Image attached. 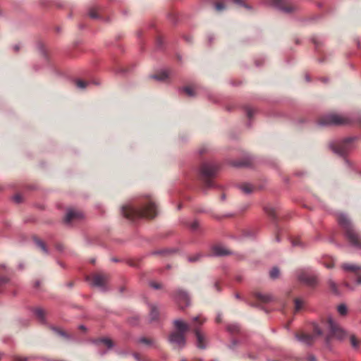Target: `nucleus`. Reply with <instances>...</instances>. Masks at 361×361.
<instances>
[{"label": "nucleus", "instance_id": "48", "mask_svg": "<svg viewBox=\"0 0 361 361\" xmlns=\"http://www.w3.org/2000/svg\"><path fill=\"white\" fill-rule=\"evenodd\" d=\"M308 361H316V357L314 355H310L307 357Z\"/></svg>", "mask_w": 361, "mask_h": 361}, {"label": "nucleus", "instance_id": "3", "mask_svg": "<svg viewBox=\"0 0 361 361\" xmlns=\"http://www.w3.org/2000/svg\"><path fill=\"white\" fill-rule=\"evenodd\" d=\"M350 119L345 116L337 114L324 115L317 121V125L322 127L331 126H344L349 124Z\"/></svg>", "mask_w": 361, "mask_h": 361}, {"label": "nucleus", "instance_id": "16", "mask_svg": "<svg viewBox=\"0 0 361 361\" xmlns=\"http://www.w3.org/2000/svg\"><path fill=\"white\" fill-rule=\"evenodd\" d=\"M173 324L175 328L178 330L177 332L178 333H182L185 334L189 329L188 324L181 319L174 320Z\"/></svg>", "mask_w": 361, "mask_h": 361}, {"label": "nucleus", "instance_id": "2", "mask_svg": "<svg viewBox=\"0 0 361 361\" xmlns=\"http://www.w3.org/2000/svg\"><path fill=\"white\" fill-rule=\"evenodd\" d=\"M338 222L345 230V237L351 245L357 248H361V235L354 229L348 216L345 214H340Z\"/></svg>", "mask_w": 361, "mask_h": 361}, {"label": "nucleus", "instance_id": "38", "mask_svg": "<svg viewBox=\"0 0 361 361\" xmlns=\"http://www.w3.org/2000/svg\"><path fill=\"white\" fill-rule=\"evenodd\" d=\"M149 286H150V287H152V288L156 289V290L161 289L162 287L161 283H157L154 281H151L149 283Z\"/></svg>", "mask_w": 361, "mask_h": 361}, {"label": "nucleus", "instance_id": "8", "mask_svg": "<svg viewBox=\"0 0 361 361\" xmlns=\"http://www.w3.org/2000/svg\"><path fill=\"white\" fill-rule=\"evenodd\" d=\"M169 341L174 345L175 348L182 349L186 345V339L184 334L173 331L169 336Z\"/></svg>", "mask_w": 361, "mask_h": 361}, {"label": "nucleus", "instance_id": "62", "mask_svg": "<svg viewBox=\"0 0 361 361\" xmlns=\"http://www.w3.org/2000/svg\"><path fill=\"white\" fill-rule=\"evenodd\" d=\"M306 79H307V81H310V77H309V76H307V77H306Z\"/></svg>", "mask_w": 361, "mask_h": 361}, {"label": "nucleus", "instance_id": "20", "mask_svg": "<svg viewBox=\"0 0 361 361\" xmlns=\"http://www.w3.org/2000/svg\"><path fill=\"white\" fill-rule=\"evenodd\" d=\"M229 1V0H216V1L214 4V8L216 11H222L226 8V4Z\"/></svg>", "mask_w": 361, "mask_h": 361}, {"label": "nucleus", "instance_id": "28", "mask_svg": "<svg viewBox=\"0 0 361 361\" xmlns=\"http://www.w3.org/2000/svg\"><path fill=\"white\" fill-rule=\"evenodd\" d=\"M180 90L185 92L189 97L195 96V90L191 87H184Z\"/></svg>", "mask_w": 361, "mask_h": 361}, {"label": "nucleus", "instance_id": "9", "mask_svg": "<svg viewBox=\"0 0 361 361\" xmlns=\"http://www.w3.org/2000/svg\"><path fill=\"white\" fill-rule=\"evenodd\" d=\"M172 297L173 300L181 307L183 308L185 307H188L190 305V300L188 293L183 290L178 289L176 290Z\"/></svg>", "mask_w": 361, "mask_h": 361}, {"label": "nucleus", "instance_id": "29", "mask_svg": "<svg viewBox=\"0 0 361 361\" xmlns=\"http://www.w3.org/2000/svg\"><path fill=\"white\" fill-rule=\"evenodd\" d=\"M338 312L341 316H345L348 312V308L345 305L341 304L338 306Z\"/></svg>", "mask_w": 361, "mask_h": 361}, {"label": "nucleus", "instance_id": "54", "mask_svg": "<svg viewBox=\"0 0 361 361\" xmlns=\"http://www.w3.org/2000/svg\"><path fill=\"white\" fill-rule=\"evenodd\" d=\"M79 328H80V329H82V330H85V329H86L85 326H83V325H80V326H79Z\"/></svg>", "mask_w": 361, "mask_h": 361}, {"label": "nucleus", "instance_id": "34", "mask_svg": "<svg viewBox=\"0 0 361 361\" xmlns=\"http://www.w3.org/2000/svg\"><path fill=\"white\" fill-rule=\"evenodd\" d=\"M302 305H303V301L300 299H295V310L296 312L299 311L302 307Z\"/></svg>", "mask_w": 361, "mask_h": 361}, {"label": "nucleus", "instance_id": "32", "mask_svg": "<svg viewBox=\"0 0 361 361\" xmlns=\"http://www.w3.org/2000/svg\"><path fill=\"white\" fill-rule=\"evenodd\" d=\"M138 342L140 343H142V344H145V345H151L153 344V341L149 339V338H145V337H142V338H140L138 339Z\"/></svg>", "mask_w": 361, "mask_h": 361}, {"label": "nucleus", "instance_id": "30", "mask_svg": "<svg viewBox=\"0 0 361 361\" xmlns=\"http://www.w3.org/2000/svg\"><path fill=\"white\" fill-rule=\"evenodd\" d=\"M350 344L352 345V347L355 349H357L358 347H359V342L357 340L356 337L355 336V335H350Z\"/></svg>", "mask_w": 361, "mask_h": 361}, {"label": "nucleus", "instance_id": "45", "mask_svg": "<svg viewBox=\"0 0 361 361\" xmlns=\"http://www.w3.org/2000/svg\"><path fill=\"white\" fill-rule=\"evenodd\" d=\"M265 211L267 213H268L269 215H274V210L272 209H268L265 208Z\"/></svg>", "mask_w": 361, "mask_h": 361}, {"label": "nucleus", "instance_id": "55", "mask_svg": "<svg viewBox=\"0 0 361 361\" xmlns=\"http://www.w3.org/2000/svg\"><path fill=\"white\" fill-rule=\"evenodd\" d=\"M200 320V317H195L193 318V321H199Z\"/></svg>", "mask_w": 361, "mask_h": 361}, {"label": "nucleus", "instance_id": "27", "mask_svg": "<svg viewBox=\"0 0 361 361\" xmlns=\"http://www.w3.org/2000/svg\"><path fill=\"white\" fill-rule=\"evenodd\" d=\"M279 275H280V271L277 267L272 268L269 272V276L273 279H277L279 276Z\"/></svg>", "mask_w": 361, "mask_h": 361}, {"label": "nucleus", "instance_id": "41", "mask_svg": "<svg viewBox=\"0 0 361 361\" xmlns=\"http://www.w3.org/2000/svg\"><path fill=\"white\" fill-rule=\"evenodd\" d=\"M21 196L20 195H16L13 197V200L16 202V203H20L21 202Z\"/></svg>", "mask_w": 361, "mask_h": 361}, {"label": "nucleus", "instance_id": "43", "mask_svg": "<svg viewBox=\"0 0 361 361\" xmlns=\"http://www.w3.org/2000/svg\"><path fill=\"white\" fill-rule=\"evenodd\" d=\"M292 245H293V246H298V245H301L302 243L300 241V240L296 239V240H293L292 241Z\"/></svg>", "mask_w": 361, "mask_h": 361}, {"label": "nucleus", "instance_id": "11", "mask_svg": "<svg viewBox=\"0 0 361 361\" xmlns=\"http://www.w3.org/2000/svg\"><path fill=\"white\" fill-rule=\"evenodd\" d=\"M82 219L83 214L81 212L70 209L67 211L66 215L64 218V222L67 225H69L72 222L80 221Z\"/></svg>", "mask_w": 361, "mask_h": 361}, {"label": "nucleus", "instance_id": "23", "mask_svg": "<svg viewBox=\"0 0 361 361\" xmlns=\"http://www.w3.org/2000/svg\"><path fill=\"white\" fill-rule=\"evenodd\" d=\"M240 190L245 194H250L253 191V187L249 183H245L240 186Z\"/></svg>", "mask_w": 361, "mask_h": 361}, {"label": "nucleus", "instance_id": "19", "mask_svg": "<svg viewBox=\"0 0 361 361\" xmlns=\"http://www.w3.org/2000/svg\"><path fill=\"white\" fill-rule=\"evenodd\" d=\"M33 313L41 323H46L45 312L43 309L40 307L35 308Z\"/></svg>", "mask_w": 361, "mask_h": 361}, {"label": "nucleus", "instance_id": "14", "mask_svg": "<svg viewBox=\"0 0 361 361\" xmlns=\"http://www.w3.org/2000/svg\"><path fill=\"white\" fill-rule=\"evenodd\" d=\"M288 0H273L272 4L274 6L284 13H291L295 8L294 6H283V4H288Z\"/></svg>", "mask_w": 361, "mask_h": 361}, {"label": "nucleus", "instance_id": "26", "mask_svg": "<svg viewBox=\"0 0 361 361\" xmlns=\"http://www.w3.org/2000/svg\"><path fill=\"white\" fill-rule=\"evenodd\" d=\"M36 244L42 250V251L46 253V254H48L49 253V250L45 245V243L39 240V239H35V240Z\"/></svg>", "mask_w": 361, "mask_h": 361}, {"label": "nucleus", "instance_id": "35", "mask_svg": "<svg viewBox=\"0 0 361 361\" xmlns=\"http://www.w3.org/2000/svg\"><path fill=\"white\" fill-rule=\"evenodd\" d=\"M227 330L231 333L234 334L239 331V326L236 324H231L227 326Z\"/></svg>", "mask_w": 361, "mask_h": 361}, {"label": "nucleus", "instance_id": "52", "mask_svg": "<svg viewBox=\"0 0 361 361\" xmlns=\"http://www.w3.org/2000/svg\"><path fill=\"white\" fill-rule=\"evenodd\" d=\"M343 285H344L345 287H347V288H350V285H349V283H348V282H345V283H343Z\"/></svg>", "mask_w": 361, "mask_h": 361}, {"label": "nucleus", "instance_id": "61", "mask_svg": "<svg viewBox=\"0 0 361 361\" xmlns=\"http://www.w3.org/2000/svg\"><path fill=\"white\" fill-rule=\"evenodd\" d=\"M313 42L317 46V42L315 39H313Z\"/></svg>", "mask_w": 361, "mask_h": 361}, {"label": "nucleus", "instance_id": "46", "mask_svg": "<svg viewBox=\"0 0 361 361\" xmlns=\"http://www.w3.org/2000/svg\"><path fill=\"white\" fill-rule=\"evenodd\" d=\"M29 357H18L15 361H28Z\"/></svg>", "mask_w": 361, "mask_h": 361}, {"label": "nucleus", "instance_id": "15", "mask_svg": "<svg viewBox=\"0 0 361 361\" xmlns=\"http://www.w3.org/2000/svg\"><path fill=\"white\" fill-rule=\"evenodd\" d=\"M212 255L216 257L229 255L231 252L225 247L221 245H215L212 248Z\"/></svg>", "mask_w": 361, "mask_h": 361}, {"label": "nucleus", "instance_id": "36", "mask_svg": "<svg viewBox=\"0 0 361 361\" xmlns=\"http://www.w3.org/2000/svg\"><path fill=\"white\" fill-rule=\"evenodd\" d=\"M245 111H246V114H247V116L251 119L252 116L254 115L255 112V110L253 109L252 108L250 107V106H246L245 108Z\"/></svg>", "mask_w": 361, "mask_h": 361}, {"label": "nucleus", "instance_id": "63", "mask_svg": "<svg viewBox=\"0 0 361 361\" xmlns=\"http://www.w3.org/2000/svg\"><path fill=\"white\" fill-rule=\"evenodd\" d=\"M2 355H3V354L0 353V360H1V357H2Z\"/></svg>", "mask_w": 361, "mask_h": 361}, {"label": "nucleus", "instance_id": "22", "mask_svg": "<svg viewBox=\"0 0 361 361\" xmlns=\"http://www.w3.org/2000/svg\"><path fill=\"white\" fill-rule=\"evenodd\" d=\"M342 268L347 271H353L357 273L358 271L361 270V267H358L354 264H343L342 265Z\"/></svg>", "mask_w": 361, "mask_h": 361}, {"label": "nucleus", "instance_id": "50", "mask_svg": "<svg viewBox=\"0 0 361 361\" xmlns=\"http://www.w3.org/2000/svg\"><path fill=\"white\" fill-rule=\"evenodd\" d=\"M134 357L137 360H140V357H139V355L137 353H135L133 355Z\"/></svg>", "mask_w": 361, "mask_h": 361}, {"label": "nucleus", "instance_id": "13", "mask_svg": "<svg viewBox=\"0 0 361 361\" xmlns=\"http://www.w3.org/2000/svg\"><path fill=\"white\" fill-rule=\"evenodd\" d=\"M194 332L197 338V347L200 349H205L207 347V338L205 335L198 327L194 329Z\"/></svg>", "mask_w": 361, "mask_h": 361}, {"label": "nucleus", "instance_id": "51", "mask_svg": "<svg viewBox=\"0 0 361 361\" xmlns=\"http://www.w3.org/2000/svg\"><path fill=\"white\" fill-rule=\"evenodd\" d=\"M357 284H361V277H358L356 280Z\"/></svg>", "mask_w": 361, "mask_h": 361}, {"label": "nucleus", "instance_id": "40", "mask_svg": "<svg viewBox=\"0 0 361 361\" xmlns=\"http://www.w3.org/2000/svg\"><path fill=\"white\" fill-rule=\"evenodd\" d=\"M200 255L197 254L193 257H188V261L190 262H196L197 260H198L200 259Z\"/></svg>", "mask_w": 361, "mask_h": 361}, {"label": "nucleus", "instance_id": "64", "mask_svg": "<svg viewBox=\"0 0 361 361\" xmlns=\"http://www.w3.org/2000/svg\"><path fill=\"white\" fill-rule=\"evenodd\" d=\"M180 361H187L186 359H182Z\"/></svg>", "mask_w": 361, "mask_h": 361}, {"label": "nucleus", "instance_id": "57", "mask_svg": "<svg viewBox=\"0 0 361 361\" xmlns=\"http://www.w3.org/2000/svg\"><path fill=\"white\" fill-rule=\"evenodd\" d=\"M235 296L236 298H240V295L238 293H236Z\"/></svg>", "mask_w": 361, "mask_h": 361}, {"label": "nucleus", "instance_id": "6", "mask_svg": "<svg viewBox=\"0 0 361 361\" xmlns=\"http://www.w3.org/2000/svg\"><path fill=\"white\" fill-rule=\"evenodd\" d=\"M201 174L204 178V183L207 187H213V183L209 178L214 176L217 171V166L213 164L204 163L200 169Z\"/></svg>", "mask_w": 361, "mask_h": 361}, {"label": "nucleus", "instance_id": "49", "mask_svg": "<svg viewBox=\"0 0 361 361\" xmlns=\"http://www.w3.org/2000/svg\"><path fill=\"white\" fill-rule=\"evenodd\" d=\"M13 49H14V50H15V51H16V52H17V51H19V49H20V47H19V45H15V46L13 47Z\"/></svg>", "mask_w": 361, "mask_h": 361}, {"label": "nucleus", "instance_id": "17", "mask_svg": "<svg viewBox=\"0 0 361 361\" xmlns=\"http://www.w3.org/2000/svg\"><path fill=\"white\" fill-rule=\"evenodd\" d=\"M295 337L299 341L304 343L307 344V345H312L313 343L314 339V336H312L310 334H296Z\"/></svg>", "mask_w": 361, "mask_h": 361}, {"label": "nucleus", "instance_id": "18", "mask_svg": "<svg viewBox=\"0 0 361 361\" xmlns=\"http://www.w3.org/2000/svg\"><path fill=\"white\" fill-rule=\"evenodd\" d=\"M254 295L262 303H269L274 300L273 296L269 293H255Z\"/></svg>", "mask_w": 361, "mask_h": 361}, {"label": "nucleus", "instance_id": "5", "mask_svg": "<svg viewBox=\"0 0 361 361\" xmlns=\"http://www.w3.org/2000/svg\"><path fill=\"white\" fill-rule=\"evenodd\" d=\"M298 281L309 287H315L318 284V277L311 270L302 269L297 271Z\"/></svg>", "mask_w": 361, "mask_h": 361}, {"label": "nucleus", "instance_id": "60", "mask_svg": "<svg viewBox=\"0 0 361 361\" xmlns=\"http://www.w3.org/2000/svg\"><path fill=\"white\" fill-rule=\"evenodd\" d=\"M225 197H225V195H221V199H222L223 200H225Z\"/></svg>", "mask_w": 361, "mask_h": 361}, {"label": "nucleus", "instance_id": "59", "mask_svg": "<svg viewBox=\"0 0 361 361\" xmlns=\"http://www.w3.org/2000/svg\"><path fill=\"white\" fill-rule=\"evenodd\" d=\"M236 344H237V341H233V345H235Z\"/></svg>", "mask_w": 361, "mask_h": 361}, {"label": "nucleus", "instance_id": "1", "mask_svg": "<svg viewBox=\"0 0 361 361\" xmlns=\"http://www.w3.org/2000/svg\"><path fill=\"white\" fill-rule=\"evenodd\" d=\"M122 214L126 219L135 221L142 218L152 219L157 215V207L154 202L151 200H147L139 207L132 205L123 206L121 209Z\"/></svg>", "mask_w": 361, "mask_h": 361}, {"label": "nucleus", "instance_id": "25", "mask_svg": "<svg viewBox=\"0 0 361 361\" xmlns=\"http://www.w3.org/2000/svg\"><path fill=\"white\" fill-rule=\"evenodd\" d=\"M150 321H156L159 317V312L155 307H152L149 314Z\"/></svg>", "mask_w": 361, "mask_h": 361}, {"label": "nucleus", "instance_id": "39", "mask_svg": "<svg viewBox=\"0 0 361 361\" xmlns=\"http://www.w3.org/2000/svg\"><path fill=\"white\" fill-rule=\"evenodd\" d=\"M52 329L53 331H54L56 333H57L58 334L62 336H64V337H66L67 336V334H66L65 331H63V330L61 329H57L56 327H52Z\"/></svg>", "mask_w": 361, "mask_h": 361}, {"label": "nucleus", "instance_id": "4", "mask_svg": "<svg viewBox=\"0 0 361 361\" xmlns=\"http://www.w3.org/2000/svg\"><path fill=\"white\" fill-rule=\"evenodd\" d=\"M354 137H348L342 141L331 143L329 147L335 154L345 157L354 148Z\"/></svg>", "mask_w": 361, "mask_h": 361}, {"label": "nucleus", "instance_id": "31", "mask_svg": "<svg viewBox=\"0 0 361 361\" xmlns=\"http://www.w3.org/2000/svg\"><path fill=\"white\" fill-rule=\"evenodd\" d=\"M97 10L96 8H90L88 11V15L91 18L96 19L99 18V16L97 13Z\"/></svg>", "mask_w": 361, "mask_h": 361}, {"label": "nucleus", "instance_id": "24", "mask_svg": "<svg viewBox=\"0 0 361 361\" xmlns=\"http://www.w3.org/2000/svg\"><path fill=\"white\" fill-rule=\"evenodd\" d=\"M328 284H329L330 288L331 289L332 292L335 295H340L337 285L332 279H329Z\"/></svg>", "mask_w": 361, "mask_h": 361}, {"label": "nucleus", "instance_id": "21", "mask_svg": "<svg viewBox=\"0 0 361 361\" xmlns=\"http://www.w3.org/2000/svg\"><path fill=\"white\" fill-rule=\"evenodd\" d=\"M169 77V72L167 71H163L161 73L151 75V78L155 79L159 81H164Z\"/></svg>", "mask_w": 361, "mask_h": 361}, {"label": "nucleus", "instance_id": "7", "mask_svg": "<svg viewBox=\"0 0 361 361\" xmlns=\"http://www.w3.org/2000/svg\"><path fill=\"white\" fill-rule=\"evenodd\" d=\"M329 331L331 336L336 338L339 341H343L347 338V332L342 329L331 317L328 319Z\"/></svg>", "mask_w": 361, "mask_h": 361}, {"label": "nucleus", "instance_id": "56", "mask_svg": "<svg viewBox=\"0 0 361 361\" xmlns=\"http://www.w3.org/2000/svg\"><path fill=\"white\" fill-rule=\"evenodd\" d=\"M39 286V281H37V282L35 283V286H36V287H38Z\"/></svg>", "mask_w": 361, "mask_h": 361}, {"label": "nucleus", "instance_id": "47", "mask_svg": "<svg viewBox=\"0 0 361 361\" xmlns=\"http://www.w3.org/2000/svg\"><path fill=\"white\" fill-rule=\"evenodd\" d=\"M246 164L244 162H239V163H237V164H234V166H237V167L244 166Z\"/></svg>", "mask_w": 361, "mask_h": 361}, {"label": "nucleus", "instance_id": "58", "mask_svg": "<svg viewBox=\"0 0 361 361\" xmlns=\"http://www.w3.org/2000/svg\"><path fill=\"white\" fill-rule=\"evenodd\" d=\"M0 267H1L3 269H5L6 266H5V264H0Z\"/></svg>", "mask_w": 361, "mask_h": 361}, {"label": "nucleus", "instance_id": "44", "mask_svg": "<svg viewBox=\"0 0 361 361\" xmlns=\"http://www.w3.org/2000/svg\"><path fill=\"white\" fill-rule=\"evenodd\" d=\"M9 281V279L6 276H1L0 277V283H6Z\"/></svg>", "mask_w": 361, "mask_h": 361}, {"label": "nucleus", "instance_id": "12", "mask_svg": "<svg viewBox=\"0 0 361 361\" xmlns=\"http://www.w3.org/2000/svg\"><path fill=\"white\" fill-rule=\"evenodd\" d=\"M94 343L97 346L99 353L102 355L106 353V351L102 350L103 346H106L107 350H110L114 346L112 340L108 338L97 339L94 341Z\"/></svg>", "mask_w": 361, "mask_h": 361}, {"label": "nucleus", "instance_id": "53", "mask_svg": "<svg viewBox=\"0 0 361 361\" xmlns=\"http://www.w3.org/2000/svg\"><path fill=\"white\" fill-rule=\"evenodd\" d=\"M214 286H215V288H216L217 290H219V284H218L217 282L215 283Z\"/></svg>", "mask_w": 361, "mask_h": 361}, {"label": "nucleus", "instance_id": "33", "mask_svg": "<svg viewBox=\"0 0 361 361\" xmlns=\"http://www.w3.org/2000/svg\"><path fill=\"white\" fill-rule=\"evenodd\" d=\"M75 85L80 89H85L87 86L88 82L82 80H77L75 81Z\"/></svg>", "mask_w": 361, "mask_h": 361}, {"label": "nucleus", "instance_id": "10", "mask_svg": "<svg viewBox=\"0 0 361 361\" xmlns=\"http://www.w3.org/2000/svg\"><path fill=\"white\" fill-rule=\"evenodd\" d=\"M92 279L91 286L101 288L102 290H106V283L107 281V277L102 274H95L92 278L87 276V281Z\"/></svg>", "mask_w": 361, "mask_h": 361}, {"label": "nucleus", "instance_id": "37", "mask_svg": "<svg viewBox=\"0 0 361 361\" xmlns=\"http://www.w3.org/2000/svg\"><path fill=\"white\" fill-rule=\"evenodd\" d=\"M200 227V223L198 221L195 220L190 224V228L192 231H195L197 230Z\"/></svg>", "mask_w": 361, "mask_h": 361}, {"label": "nucleus", "instance_id": "42", "mask_svg": "<svg viewBox=\"0 0 361 361\" xmlns=\"http://www.w3.org/2000/svg\"><path fill=\"white\" fill-rule=\"evenodd\" d=\"M314 332L318 335L320 336L322 334V331L318 327V326H314Z\"/></svg>", "mask_w": 361, "mask_h": 361}]
</instances>
